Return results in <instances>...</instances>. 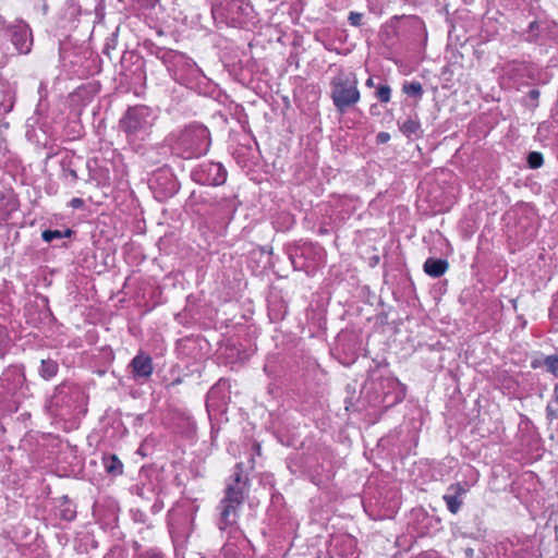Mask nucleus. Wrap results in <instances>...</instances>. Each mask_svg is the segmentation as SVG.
<instances>
[{"mask_svg":"<svg viewBox=\"0 0 558 558\" xmlns=\"http://www.w3.org/2000/svg\"><path fill=\"white\" fill-rule=\"evenodd\" d=\"M247 493L248 477L243 473L242 463H238L226 482L225 496L217 506L219 531L229 530L233 535H240L239 512Z\"/></svg>","mask_w":558,"mask_h":558,"instance_id":"f257e3e1","label":"nucleus"},{"mask_svg":"<svg viewBox=\"0 0 558 558\" xmlns=\"http://www.w3.org/2000/svg\"><path fill=\"white\" fill-rule=\"evenodd\" d=\"M357 80L351 72H340L330 83V98L340 114L345 113L360 100Z\"/></svg>","mask_w":558,"mask_h":558,"instance_id":"f03ea898","label":"nucleus"},{"mask_svg":"<svg viewBox=\"0 0 558 558\" xmlns=\"http://www.w3.org/2000/svg\"><path fill=\"white\" fill-rule=\"evenodd\" d=\"M153 111L146 106L129 108L120 120V129L125 133L130 142L144 140L154 124Z\"/></svg>","mask_w":558,"mask_h":558,"instance_id":"7ed1b4c3","label":"nucleus"},{"mask_svg":"<svg viewBox=\"0 0 558 558\" xmlns=\"http://www.w3.org/2000/svg\"><path fill=\"white\" fill-rule=\"evenodd\" d=\"M210 145L209 131L204 125L195 124L186 128L178 138L177 149L185 159L205 155Z\"/></svg>","mask_w":558,"mask_h":558,"instance_id":"20e7f679","label":"nucleus"},{"mask_svg":"<svg viewBox=\"0 0 558 558\" xmlns=\"http://www.w3.org/2000/svg\"><path fill=\"white\" fill-rule=\"evenodd\" d=\"M82 390L78 386L70 383L59 385L48 403V409L56 416L66 414L81 399Z\"/></svg>","mask_w":558,"mask_h":558,"instance_id":"39448f33","label":"nucleus"},{"mask_svg":"<svg viewBox=\"0 0 558 558\" xmlns=\"http://www.w3.org/2000/svg\"><path fill=\"white\" fill-rule=\"evenodd\" d=\"M192 179L202 185L217 186L227 180V171L219 162L206 161L192 172Z\"/></svg>","mask_w":558,"mask_h":558,"instance_id":"423d86ee","label":"nucleus"},{"mask_svg":"<svg viewBox=\"0 0 558 558\" xmlns=\"http://www.w3.org/2000/svg\"><path fill=\"white\" fill-rule=\"evenodd\" d=\"M225 11L227 23L234 27H244L254 20V9L247 0H232Z\"/></svg>","mask_w":558,"mask_h":558,"instance_id":"0eeeda50","label":"nucleus"},{"mask_svg":"<svg viewBox=\"0 0 558 558\" xmlns=\"http://www.w3.org/2000/svg\"><path fill=\"white\" fill-rule=\"evenodd\" d=\"M8 31L15 49L20 53H28L33 45L32 32L28 25L23 21H19L9 26Z\"/></svg>","mask_w":558,"mask_h":558,"instance_id":"6e6552de","label":"nucleus"},{"mask_svg":"<svg viewBox=\"0 0 558 558\" xmlns=\"http://www.w3.org/2000/svg\"><path fill=\"white\" fill-rule=\"evenodd\" d=\"M226 534L227 539L221 548L225 558H241L243 551L248 546V542L240 530V535L235 536L229 530L220 531Z\"/></svg>","mask_w":558,"mask_h":558,"instance_id":"1a4fd4ad","label":"nucleus"},{"mask_svg":"<svg viewBox=\"0 0 558 558\" xmlns=\"http://www.w3.org/2000/svg\"><path fill=\"white\" fill-rule=\"evenodd\" d=\"M465 493L466 487L461 483H453L448 486L447 493L444 495L442 499L445 500L447 508L451 513L456 514L460 510L463 504L462 497L465 495Z\"/></svg>","mask_w":558,"mask_h":558,"instance_id":"9d476101","label":"nucleus"},{"mask_svg":"<svg viewBox=\"0 0 558 558\" xmlns=\"http://www.w3.org/2000/svg\"><path fill=\"white\" fill-rule=\"evenodd\" d=\"M132 373L135 378L147 379L153 373V362L149 355L140 353L131 362Z\"/></svg>","mask_w":558,"mask_h":558,"instance_id":"9b49d317","label":"nucleus"},{"mask_svg":"<svg viewBox=\"0 0 558 558\" xmlns=\"http://www.w3.org/2000/svg\"><path fill=\"white\" fill-rule=\"evenodd\" d=\"M448 262L446 259L427 258L424 263V271L434 278L442 276L448 269Z\"/></svg>","mask_w":558,"mask_h":558,"instance_id":"f8f14e48","label":"nucleus"},{"mask_svg":"<svg viewBox=\"0 0 558 558\" xmlns=\"http://www.w3.org/2000/svg\"><path fill=\"white\" fill-rule=\"evenodd\" d=\"M102 465L105 471L111 476L121 475L123 472V464L116 454L104 456Z\"/></svg>","mask_w":558,"mask_h":558,"instance_id":"ddd939ff","label":"nucleus"},{"mask_svg":"<svg viewBox=\"0 0 558 558\" xmlns=\"http://www.w3.org/2000/svg\"><path fill=\"white\" fill-rule=\"evenodd\" d=\"M15 95L10 89H0V117L9 113L14 106Z\"/></svg>","mask_w":558,"mask_h":558,"instance_id":"4468645a","label":"nucleus"},{"mask_svg":"<svg viewBox=\"0 0 558 558\" xmlns=\"http://www.w3.org/2000/svg\"><path fill=\"white\" fill-rule=\"evenodd\" d=\"M58 363L51 359L41 360L39 374L44 379H51L58 373Z\"/></svg>","mask_w":558,"mask_h":558,"instance_id":"2eb2a0df","label":"nucleus"},{"mask_svg":"<svg viewBox=\"0 0 558 558\" xmlns=\"http://www.w3.org/2000/svg\"><path fill=\"white\" fill-rule=\"evenodd\" d=\"M386 387L398 390L396 392L393 399L391 400V403H398L403 400V398H404L403 388H402L401 384L396 378H386L383 381V388H386Z\"/></svg>","mask_w":558,"mask_h":558,"instance_id":"dca6fc26","label":"nucleus"},{"mask_svg":"<svg viewBox=\"0 0 558 558\" xmlns=\"http://www.w3.org/2000/svg\"><path fill=\"white\" fill-rule=\"evenodd\" d=\"M421 128V124L417 120L415 119H407L405 121L402 122V124H400V130L401 132L407 135L408 137L412 136V135H416L418 130Z\"/></svg>","mask_w":558,"mask_h":558,"instance_id":"f3484780","label":"nucleus"},{"mask_svg":"<svg viewBox=\"0 0 558 558\" xmlns=\"http://www.w3.org/2000/svg\"><path fill=\"white\" fill-rule=\"evenodd\" d=\"M72 234L71 229H66L64 231L60 230H45L41 233V238L45 242L50 243L56 239L69 238Z\"/></svg>","mask_w":558,"mask_h":558,"instance_id":"a211bd4d","label":"nucleus"},{"mask_svg":"<svg viewBox=\"0 0 558 558\" xmlns=\"http://www.w3.org/2000/svg\"><path fill=\"white\" fill-rule=\"evenodd\" d=\"M403 93L409 96L421 98L423 95V87L420 82H407L402 86Z\"/></svg>","mask_w":558,"mask_h":558,"instance_id":"6ab92c4d","label":"nucleus"},{"mask_svg":"<svg viewBox=\"0 0 558 558\" xmlns=\"http://www.w3.org/2000/svg\"><path fill=\"white\" fill-rule=\"evenodd\" d=\"M544 162L543 155L538 151H531L527 155V163L531 169H537L542 167Z\"/></svg>","mask_w":558,"mask_h":558,"instance_id":"aec40b11","label":"nucleus"},{"mask_svg":"<svg viewBox=\"0 0 558 558\" xmlns=\"http://www.w3.org/2000/svg\"><path fill=\"white\" fill-rule=\"evenodd\" d=\"M391 89L388 85H380L377 88L376 97L380 102H388L390 100Z\"/></svg>","mask_w":558,"mask_h":558,"instance_id":"412c9836","label":"nucleus"},{"mask_svg":"<svg viewBox=\"0 0 558 558\" xmlns=\"http://www.w3.org/2000/svg\"><path fill=\"white\" fill-rule=\"evenodd\" d=\"M545 365L548 372L553 373L554 375H558V355L547 356L545 360Z\"/></svg>","mask_w":558,"mask_h":558,"instance_id":"4be33fe9","label":"nucleus"},{"mask_svg":"<svg viewBox=\"0 0 558 558\" xmlns=\"http://www.w3.org/2000/svg\"><path fill=\"white\" fill-rule=\"evenodd\" d=\"M332 542H333L335 547L338 546V544L340 542L349 545L351 551H350V554L347 555V558H349V556H353L354 555V550H352V548H353V539L350 536L336 537V538H333Z\"/></svg>","mask_w":558,"mask_h":558,"instance_id":"5701e85b","label":"nucleus"},{"mask_svg":"<svg viewBox=\"0 0 558 558\" xmlns=\"http://www.w3.org/2000/svg\"><path fill=\"white\" fill-rule=\"evenodd\" d=\"M363 14L359 12H350L348 21L352 26H360L362 24Z\"/></svg>","mask_w":558,"mask_h":558,"instance_id":"b1692460","label":"nucleus"},{"mask_svg":"<svg viewBox=\"0 0 558 558\" xmlns=\"http://www.w3.org/2000/svg\"><path fill=\"white\" fill-rule=\"evenodd\" d=\"M546 415L549 422H553L554 420L558 418V409L554 407V404L550 402L546 407Z\"/></svg>","mask_w":558,"mask_h":558,"instance_id":"393cba45","label":"nucleus"},{"mask_svg":"<svg viewBox=\"0 0 558 558\" xmlns=\"http://www.w3.org/2000/svg\"><path fill=\"white\" fill-rule=\"evenodd\" d=\"M9 341L7 329L0 325V350L3 349Z\"/></svg>","mask_w":558,"mask_h":558,"instance_id":"a878e982","label":"nucleus"},{"mask_svg":"<svg viewBox=\"0 0 558 558\" xmlns=\"http://www.w3.org/2000/svg\"><path fill=\"white\" fill-rule=\"evenodd\" d=\"M137 558H163V557L159 553H157L155 550H149V551L141 555Z\"/></svg>","mask_w":558,"mask_h":558,"instance_id":"bb28decb","label":"nucleus"},{"mask_svg":"<svg viewBox=\"0 0 558 558\" xmlns=\"http://www.w3.org/2000/svg\"><path fill=\"white\" fill-rule=\"evenodd\" d=\"M71 207L73 208H82L84 206V201L78 197H74L70 202Z\"/></svg>","mask_w":558,"mask_h":558,"instance_id":"cd10ccee","label":"nucleus"},{"mask_svg":"<svg viewBox=\"0 0 558 558\" xmlns=\"http://www.w3.org/2000/svg\"><path fill=\"white\" fill-rule=\"evenodd\" d=\"M390 140V135L386 132H380L377 135V141L379 143H387Z\"/></svg>","mask_w":558,"mask_h":558,"instance_id":"c85d7f7f","label":"nucleus"},{"mask_svg":"<svg viewBox=\"0 0 558 558\" xmlns=\"http://www.w3.org/2000/svg\"><path fill=\"white\" fill-rule=\"evenodd\" d=\"M529 97L533 100H537L539 97V92L537 89H532L529 92Z\"/></svg>","mask_w":558,"mask_h":558,"instance_id":"c756f323","label":"nucleus"},{"mask_svg":"<svg viewBox=\"0 0 558 558\" xmlns=\"http://www.w3.org/2000/svg\"><path fill=\"white\" fill-rule=\"evenodd\" d=\"M292 262L295 265V267H299V268H302V269H305V268L310 267V264H306L305 262L304 263H300L299 265L296 264V262L294 259Z\"/></svg>","mask_w":558,"mask_h":558,"instance_id":"7c9ffc66","label":"nucleus"},{"mask_svg":"<svg viewBox=\"0 0 558 558\" xmlns=\"http://www.w3.org/2000/svg\"><path fill=\"white\" fill-rule=\"evenodd\" d=\"M554 401L556 403H558V383L556 384L555 390H554Z\"/></svg>","mask_w":558,"mask_h":558,"instance_id":"2f4dec72","label":"nucleus"},{"mask_svg":"<svg viewBox=\"0 0 558 558\" xmlns=\"http://www.w3.org/2000/svg\"><path fill=\"white\" fill-rule=\"evenodd\" d=\"M537 27H538L537 22H536V21L532 22V23L530 24V32H531V33H533V32H534V29H535V28H537Z\"/></svg>","mask_w":558,"mask_h":558,"instance_id":"473e14b6","label":"nucleus"},{"mask_svg":"<svg viewBox=\"0 0 558 558\" xmlns=\"http://www.w3.org/2000/svg\"><path fill=\"white\" fill-rule=\"evenodd\" d=\"M73 517H74V513H73V512H70V511H69V512H65V513H64V518H65L66 520H72V519H73Z\"/></svg>","mask_w":558,"mask_h":558,"instance_id":"72a5a7b5","label":"nucleus"},{"mask_svg":"<svg viewBox=\"0 0 558 558\" xmlns=\"http://www.w3.org/2000/svg\"><path fill=\"white\" fill-rule=\"evenodd\" d=\"M170 191H175L177 190V185H175V182H173V180H170V187H169Z\"/></svg>","mask_w":558,"mask_h":558,"instance_id":"f704fd0d","label":"nucleus"},{"mask_svg":"<svg viewBox=\"0 0 558 558\" xmlns=\"http://www.w3.org/2000/svg\"><path fill=\"white\" fill-rule=\"evenodd\" d=\"M366 84L369 86V87H373L374 86V81L372 77H369L366 82Z\"/></svg>","mask_w":558,"mask_h":558,"instance_id":"c9c22d12","label":"nucleus"},{"mask_svg":"<svg viewBox=\"0 0 558 558\" xmlns=\"http://www.w3.org/2000/svg\"><path fill=\"white\" fill-rule=\"evenodd\" d=\"M219 11H220L219 8H214L213 9V14H214L215 17H216L217 14H219Z\"/></svg>","mask_w":558,"mask_h":558,"instance_id":"e433bc0d","label":"nucleus"},{"mask_svg":"<svg viewBox=\"0 0 558 558\" xmlns=\"http://www.w3.org/2000/svg\"><path fill=\"white\" fill-rule=\"evenodd\" d=\"M45 88V85L41 83L40 86H39V93L41 94V92L44 90Z\"/></svg>","mask_w":558,"mask_h":558,"instance_id":"4c0bfd02","label":"nucleus"},{"mask_svg":"<svg viewBox=\"0 0 558 558\" xmlns=\"http://www.w3.org/2000/svg\"><path fill=\"white\" fill-rule=\"evenodd\" d=\"M466 553H468V555H472L473 550L472 549H468Z\"/></svg>","mask_w":558,"mask_h":558,"instance_id":"58836bf2","label":"nucleus"}]
</instances>
